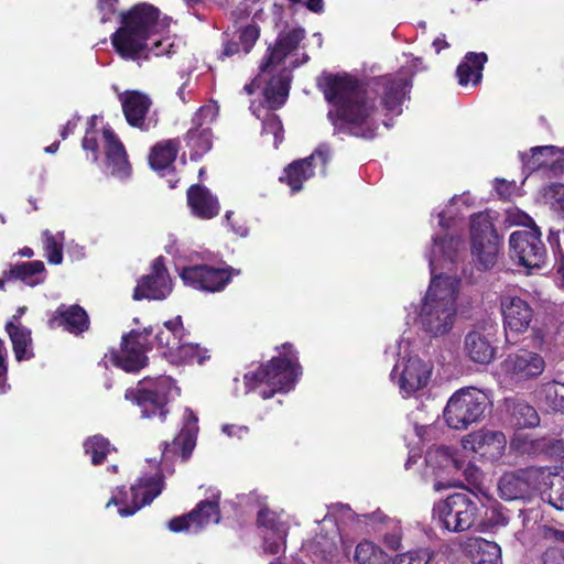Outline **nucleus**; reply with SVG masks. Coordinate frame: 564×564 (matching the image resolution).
<instances>
[{"mask_svg":"<svg viewBox=\"0 0 564 564\" xmlns=\"http://www.w3.org/2000/svg\"><path fill=\"white\" fill-rule=\"evenodd\" d=\"M317 86L325 99L335 107L327 117L336 133L372 139L376 127L371 116L376 106L370 93L381 99L388 111L399 115L411 82L401 75H383L370 79L365 88L360 80L349 75L324 74L318 77Z\"/></svg>","mask_w":564,"mask_h":564,"instance_id":"1","label":"nucleus"},{"mask_svg":"<svg viewBox=\"0 0 564 564\" xmlns=\"http://www.w3.org/2000/svg\"><path fill=\"white\" fill-rule=\"evenodd\" d=\"M462 246L463 240L458 237L433 238V246L427 256L432 279L421 301L416 319L420 328L431 337L444 336L454 326L457 315L458 280L443 273L437 275L436 271L446 269L452 272Z\"/></svg>","mask_w":564,"mask_h":564,"instance_id":"2","label":"nucleus"},{"mask_svg":"<svg viewBox=\"0 0 564 564\" xmlns=\"http://www.w3.org/2000/svg\"><path fill=\"white\" fill-rule=\"evenodd\" d=\"M121 23L111 36L112 45L121 57L137 59L149 48L148 41L169 28L170 19H160L154 6L140 3L121 13Z\"/></svg>","mask_w":564,"mask_h":564,"instance_id":"3","label":"nucleus"},{"mask_svg":"<svg viewBox=\"0 0 564 564\" xmlns=\"http://www.w3.org/2000/svg\"><path fill=\"white\" fill-rule=\"evenodd\" d=\"M480 516L479 499L474 492H456L437 502L434 519L451 532L471 529Z\"/></svg>","mask_w":564,"mask_h":564,"instance_id":"4","label":"nucleus"},{"mask_svg":"<svg viewBox=\"0 0 564 564\" xmlns=\"http://www.w3.org/2000/svg\"><path fill=\"white\" fill-rule=\"evenodd\" d=\"M489 408L485 392L474 387L462 388L447 401L444 419L455 430H466L473 423L481 421Z\"/></svg>","mask_w":564,"mask_h":564,"instance_id":"5","label":"nucleus"},{"mask_svg":"<svg viewBox=\"0 0 564 564\" xmlns=\"http://www.w3.org/2000/svg\"><path fill=\"white\" fill-rule=\"evenodd\" d=\"M529 228L514 231L510 235V257L516 260L519 265L527 269V273L531 274L535 270L542 269L547 259V250L541 240V230L529 217Z\"/></svg>","mask_w":564,"mask_h":564,"instance_id":"6","label":"nucleus"},{"mask_svg":"<svg viewBox=\"0 0 564 564\" xmlns=\"http://www.w3.org/2000/svg\"><path fill=\"white\" fill-rule=\"evenodd\" d=\"M300 366L289 358L273 357L258 371L245 375L246 384L264 382L268 388L261 391L263 399L272 398L276 392L292 389L300 375Z\"/></svg>","mask_w":564,"mask_h":564,"instance_id":"7","label":"nucleus"},{"mask_svg":"<svg viewBox=\"0 0 564 564\" xmlns=\"http://www.w3.org/2000/svg\"><path fill=\"white\" fill-rule=\"evenodd\" d=\"M549 476V467L528 466L507 471L498 481L500 497L505 500H530Z\"/></svg>","mask_w":564,"mask_h":564,"instance_id":"8","label":"nucleus"},{"mask_svg":"<svg viewBox=\"0 0 564 564\" xmlns=\"http://www.w3.org/2000/svg\"><path fill=\"white\" fill-rule=\"evenodd\" d=\"M471 254L481 271L491 269L499 253L500 239L489 217L475 214L470 221Z\"/></svg>","mask_w":564,"mask_h":564,"instance_id":"9","label":"nucleus"},{"mask_svg":"<svg viewBox=\"0 0 564 564\" xmlns=\"http://www.w3.org/2000/svg\"><path fill=\"white\" fill-rule=\"evenodd\" d=\"M240 270L232 267L216 268L208 264L184 267L180 276L185 285L203 292H221Z\"/></svg>","mask_w":564,"mask_h":564,"instance_id":"10","label":"nucleus"},{"mask_svg":"<svg viewBox=\"0 0 564 564\" xmlns=\"http://www.w3.org/2000/svg\"><path fill=\"white\" fill-rule=\"evenodd\" d=\"M500 310L506 340L516 344L519 336L529 330L534 318V310L527 300L510 295L501 297Z\"/></svg>","mask_w":564,"mask_h":564,"instance_id":"11","label":"nucleus"},{"mask_svg":"<svg viewBox=\"0 0 564 564\" xmlns=\"http://www.w3.org/2000/svg\"><path fill=\"white\" fill-rule=\"evenodd\" d=\"M544 358L532 350L519 349L507 355L501 369L507 378L514 383H523L539 378L545 370Z\"/></svg>","mask_w":564,"mask_h":564,"instance_id":"12","label":"nucleus"},{"mask_svg":"<svg viewBox=\"0 0 564 564\" xmlns=\"http://www.w3.org/2000/svg\"><path fill=\"white\" fill-rule=\"evenodd\" d=\"M172 292V281L163 257H158L151 265V273L143 275L133 291V300L143 299L161 301Z\"/></svg>","mask_w":564,"mask_h":564,"instance_id":"13","label":"nucleus"},{"mask_svg":"<svg viewBox=\"0 0 564 564\" xmlns=\"http://www.w3.org/2000/svg\"><path fill=\"white\" fill-rule=\"evenodd\" d=\"M510 448L517 456L527 459H549L562 455L564 443L562 440L550 436L517 435L511 440Z\"/></svg>","mask_w":564,"mask_h":564,"instance_id":"14","label":"nucleus"},{"mask_svg":"<svg viewBox=\"0 0 564 564\" xmlns=\"http://www.w3.org/2000/svg\"><path fill=\"white\" fill-rule=\"evenodd\" d=\"M319 161L322 172H325L329 160V149L326 145H319L310 156L294 161L284 169V175L280 181L286 182L292 192L302 189L303 182L314 175V162Z\"/></svg>","mask_w":564,"mask_h":564,"instance_id":"15","label":"nucleus"},{"mask_svg":"<svg viewBox=\"0 0 564 564\" xmlns=\"http://www.w3.org/2000/svg\"><path fill=\"white\" fill-rule=\"evenodd\" d=\"M463 447L489 460L499 459L506 448L507 438L501 431L479 430L463 437Z\"/></svg>","mask_w":564,"mask_h":564,"instance_id":"16","label":"nucleus"},{"mask_svg":"<svg viewBox=\"0 0 564 564\" xmlns=\"http://www.w3.org/2000/svg\"><path fill=\"white\" fill-rule=\"evenodd\" d=\"M400 365H397L391 377L394 379L399 376L398 384L406 394H411L422 389L427 384L431 376V367L419 357H410L403 365L402 370L399 372Z\"/></svg>","mask_w":564,"mask_h":564,"instance_id":"17","label":"nucleus"},{"mask_svg":"<svg viewBox=\"0 0 564 564\" xmlns=\"http://www.w3.org/2000/svg\"><path fill=\"white\" fill-rule=\"evenodd\" d=\"M220 520L217 501L204 500L189 513L173 518L169 522V529L174 532L188 531L194 529L197 532L202 527Z\"/></svg>","mask_w":564,"mask_h":564,"instance_id":"18","label":"nucleus"},{"mask_svg":"<svg viewBox=\"0 0 564 564\" xmlns=\"http://www.w3.org/2000/svg\"><path fill=\"white\" fill-rule=\"evenodd\" d=\"M492 333L484 327L468 332L464 339V351L475 364L489 365L496 356V347L492 343Z\"/></svg>","mask_w":564,"mask_h":564,"instance_id":"19","label":"nucleus"},{"mask_svg":"<svg viewBox=\"0 0 564 564\" xmlns=\"http://www.w3.org/2000/svg\"><path fill=\"white\" fill-rule=\"evenodd\" d=\"M163 489V477L155 475L152 477L141 478L138 484L131 486L132 502L131 507L120 508L121 517L134 514L143 506L150 505Z\"/></svg>","mask_w":564,"mask_h":564,"instance_id":"20","label":"nucleus"},{"mask_svg":"<svg viewBox=\"0 0 564 564\" xmlns=\"http://www.w3.org/2000/svg\"><path fill=\"white\" fill-rule=\"evenodd\" d=\"M104 139L106 143L107 166L110 169L111 174L119 178L128 177L131 166L123 144L111 129H104Z\"/></svg>","mask_w":564,"mask_h":564,"instance_id":"21","label":"nucleus"},{"mask_svg":"<svg viewBox=\"0 0 564 564\" xmlns=\"http://www.w3.org/2000/svg\"><path fill=\"white\" fill-rule=\"evenodd\" d=\"M138 333L131 332L122 337L121 352L116 357V364L128 372L139 371L145 366L147 356L141 343L137 339Z\"/></svg>","mask_w":564,"mask_h":564,"instance_id":"22","label":"nucleus"},{"mask_svg":"<svg viewBox=\"0 0 564 564\" xmlns=\"http://www.w3.org/2000/svg\"><path fill=\"white\" fill-rule=\"evenodd\" d=\"M208 109L200 108L193 118L194 128L186 134L187 147L191 149V159L196 160L207 153L213 145V133L210 127H204L202 118Z\"/></svg>","mask_w":564,"mask_h":564,"instance_id":"23","label":"nucleus"},{"mask_svg":"<svg viewBox=\"0 0 564 564\" xmlns=\"http://www.w3.org/2000/svg\"><path fill=\"white\" fill-rule=\"evenodd\" d=\"M534 398L546 413L564 414V381L551 380L539 384Z\"/></svg>","mask_w":564,"mask_h":564,"instance_id":"24","label":"nucleus"},{"mask_svg":"<svg viewBox=\"0 0 564 564\" xmlns=\"http://www.w3.org/2000/svg\"><path fill=\"white\" fill-rule=\"evenodd\" d=\"M187 202L193 214L203 219H210L218 215L219 204L205 186L195 184L187 191Z\"/></svg>","mask_w":564,"mask_h":564,"instance_id":"25","label":"nucleus"},{"mask_svg":"<svg viewBox=\"0 0 564 564\" xmlns=\"http://www.w3.org/2000/svg\"><path fill=\"white\" fill-rule=\"evenodd\" d=\"M151 99L139 91L127 93L122 98V109L128 123L145 129V116L150 109Z\"/></svg>","mask_w":564,"mask_h":564,"instance_id":"26","label":"nucleus"},{"mask_svg":"<svg viewBox=\"0 0 564 564\" xmlns=\"http://www.w3.org/2000/svg\"><path fill=\"white\" fill-rule=\"evenodd\" d=\"M531 155L520 153L523 170L529 174L540 169L553 170L560 163V150L553 145L533 147Z\"/></svg>","mask_w":564,"mask_h":564,"instance_id":"27","label":"nucleus"},{"mask_svg":"<svg viewBox=\"0 0 564 564\" xmlns=\"http://www.w3.org/2000/svg\"><path fill=\"white\" fill-rule=\"evenodd\" d=\"M54 321L73 334H82L89 328L88 314L77 304L61 305L55 312Z\"/></svg>","mask_w":564,"mask_h":564,"instance_id":"28","label":"nucleus"},{"mask_svg":"<svg viewBox=\"0 0 564 564\" xmlns=\"http://www.w3.org/2000/svg\"><path fill=\"white\" fill-rule=\"evenodd\" d=\"M487 59L488 57L485 53H467L456 69L459 85L466 86L469 82L474 85L479 84Z\"/></svg>","mask_w":564,"mask_h":564,"instance_id":"29","label":"nucleus"},{"mask_svg":"<svg viewBox=\"0 0 564 564\" xmlns=\"http://www.w3.org/2000/svg\"><path fill=\"white\" fill-rule=\"evenodd\" d=\"M426 462L434 468L455 474L464 467V459L459 457L456 449L448 446H438L426 453Z\"/></svg>","mask_w":564,"mask_h":564,"instance_id":"30","label":"nucleus"},{"mask_svg":"<svg viewBox=\"0 0 564 564\" xmlns=\"http://www.w3.org/2000/svg\"><path fill=\"white\" fill-rule=\"evenodd\" d=\"M163 326L164 328H161L155 335L158 345L166 347L170 350L177 349L180 350V354H182V351L186 349V345L182 344L184 328L181 316L166 321Z\"/></svg>","mask_w":564,"mask_h":564,"instance_id":"31","label":"nucleus"},{"mask_svg":"<svg viewBox=\"0 0 564 564\" xmlns=\"http://www.w3.org/2000/svg\"><path fill=\"white\" fill-rule=\"evenodd\" d=\"M178 144L176 139L156 143L149 155L151 167L155 171H165L171 167L176 159Z\"/></svg>","mask_w":564,"mask_h":564,"instance_id":"32","label":"nucleus"},{"mask_svg":"<svg viewBox=\"0 0 564 564\" xmlns=\"http://www.w3.org/2000/svg\"><path fill=\"white\" fill-rule=\"evenodd\" d=\"M469 553L476 564H502L501 547L496 542L476 539L469 544Z\"/></svg>","mask_w":564,"mask_h":564,"instance_id":"33","label":"nucleus"},{"mask_svg":"<svg viewBox=\"0 0 564 564\" xmlns=\"http://www.w3.org/2000/svg\"><path fill=\"white\" fill-rule=\"evenodd\" d=\"M44 272V263L35 260L12 265L8 275L10 279L21 280L29 286H35L44 281V278L41 276Z\"/></svg>","mask_w":564,"mask_h":564,"instance_id":"34","label":"nucleus"},{"mask_svg":"<svg viewBox=\"0 0 564 564\" xmlns=\"http://www.w3.org/2000/svg\"><path fill=\"white\" fill-rule=\"evenodd\" d=\"M196 435L195 431L189 427H183L177 436L174 437L171 444L165 443L162 453L163 459H169L170 455L174 456L178 451L183 460H187L195 447Z\"/></svg>","mask_w":564,"mask_h":564,"instance_id":"35","label":"nucleus"},{"mask_svg":"<svg viewBox=\"0 0 564 564\" xmlns=\"http://www.w3.org/2000/svg\"><path fill=\"white\" fill-rule=\"evenodd\" d=\"M543 486L546 488L540 490L542 499L556 510L564 511V476L550 471L546 482L542 484Z\"/></svg>","mask_w":564,"mask_h":564,"instance_id":"36","label":"nucleus"},{"mask_svg":"<svg viewBox=\"0 0 564 564\" xmlns=\"http://www.w3.org/2000/svg\"><path fill=\"white\" fill-rule=\"evenodd\" d=\"M6 330L12 341L15 358L20 361L29 359L31 356L26 352V347L31 343V332L13 321L6 324Z\"/></svg>","mask_w":564,"mask_h":564,"instance_id":"37","label":"nucleus"},{"mask_svg":"<svg viewBox=\"0 0 564 564\" xmlns=\"http://www.w3.org/2000/svg\"><path fill=\"white\" fill-rule=\"evenodd\" d=\"M510 411L514 424L520 429H534L540 425L536 409L524 401L513 402Z\"/></svg>","mask_w":564,"mask_h":564,"instance_id":"38","label":"nucleus"},{"mask_svg":"<svg viewBox=\"0 0 564 564\" xmlns=\"http://www.w3.org/2000/svg\"><path fill=\"white\" fill-rule=\"evenodd\" d=\"M147 381L140 382V388L138 390L151 394V397L156 399L159 404H166L169 402L170 393L173 390V381L169 377H159L154 381H151L149 386H147Z\"/></svg>","mask_w":564,"mask_h":564,"instance_id":"39","label":"nucleus"},{"mask_svg":"<svg viewBox=\"0 0 564 564\" xmlns=\"http://www.w3.org/2000/svg\"><path fill=\"white\" fill-rule=\"evenodd\" d=\"M290 90V78L288 75H279L268 83L264 95L269 102L280 106L284 104Z\"/></svg>","mask_w":564,"mask_h":564,"instance_id":"40","label":"nucleus"},{"mask_svg":"<svg viewBox=\"0 0 564 564\" xmlns=\"http://www.w3.org/2000/svg\"><path fill=\"white\" fill-rule=\"evenodd\" d=\"M85 453L91 456L93 465H100L106 459L108 453L115 447H111L110 442L101 435H94L84 443Z\"/></svg>","mask_w":564,"mask_h":564,"instance_id":"41","label":"nucleus"},{"mask_svg":"<svg viewBox=\"0 0 564 564\" xmlns=\"http://www.w3.org/2000/svg\"><path fill=\"white\" fill-rule=\"evenodd\" d=\"M134 399L141 408L142 417L150 419L159 415L162 421L165 420L167 414L166 404H159L155 398L140 390H137Z\"/></svg>","mask_w":564,"mask_h":564,"instance_id":"42","label":"nucleus"},{"mask_svg":"<svg viewBox=\"0 0 564 564\" xmlns=\"http://www.w3.org/2000/svg\"><path fill=\"white\" fill-rule=\"evenodd\" d=\"M387 553L371 542L365 541L356 546L355 562L357 564H380Z\"/></svg>","mask_w":564,"mask_h":564,"instance_id":"43","label":"nucleus"},{"mask_svg":"<svg viewBox=\"0 0 564 564\" xmlns=\"http://www.w3.org/2000/svg\"><path fill=\"white\" fill-rule=\"evenodd\" d=\"M545 198L552 210L564 218V184H552L545 192Z\"/></svg>","mask_w":564,"mask_h":564,"instance_id":"44","label":"nucleus"},{"mask_svg":"<svg viewBox=\"0 0 564 564\" xmlns=\"http://www.w3.org/2000/svg\"><path fill=\"white\" fill-rule=\"evenodd\" d=\"M304 29L297 28L289 32L280 33L275 43L285 51H288L289 53H292L297 48L299 44L304 39Z\"/></svg>","mask_w":564,"mask_h":564,"instance_id":"45","label":"nucleus"},{"mask_svg":"<svg viewBox=\"0 0 564 564\" xmlns=\"http://www.w3.org/2000/svg\"><path fill=\"white\" fill-rule=\"evenodd\" d=\"M290 53L279 46L276 43L273 46H269L263 62L260 65V72H270L272 67L281 64Z\"/></svg>","mask_w":564,"mask_h":564,"instance_id":"46","label":"nucleus"},{"mask_svg":"<svg viewBox=\"0 0 564 564\" xmlns=\"http://www.w3.org/2000/svg\"><path fill=\"white\" fill-rule=\"evenodd\" d=\"M290 53L279 46L276 43L273 46H269L263 62L260 65V72H270L272 67L281 64Z\"/></svg>","mask_w":564,"mask_h":564,"instance_id":"47","label":"nucleus"},{"mask_svg":"<svg viewBox=\"0 0 564 564\" xmlns=\"http://www.w3.org/2000/svg\"><path fill=\"white\" fill-rule=\"evenodd\" d=\"M45 235V251L48 262L53 264H59L63 261V248L59 245L53 235H51L47 230L44 232Z\"/></svg>","mask_w":564,"mask_h":564,"instance_id":"48","label":"nucleus"},{"mask_svg":"<svg viewBox=\"0 0 564 564\" xmlns=\"http://www.w3.org/2000/svg\"><path fill=\"white\" fill-rule=\"evenodd\" d=\"M259 35L260 29L256 24H249L241 30L239 40L243 45V51L246 54H248L251 51L252 46L259 39Z\"/></svg>","mask_w":564,"mask_h":564,"instance_id":"49","label":"nucleus"},{"mask_svg":"<svg viewBox=\"0 0 564 564\" xmlns=\"http://www.w3.org/2000/svg\"><path fill=\"white\" fill-rule=\"evenodd\" d=\"M541 564H564V549L550 546L541 554Z\"/></svg>","mask_w":564,"mask_h":564,"instance_id":"50","label":"nucleus"},{"mask_svg":"<svg viewBox=\"0 0 564 564\" xmlns=\"http://www.w3.org/2000/svg\"><path fill=\"white\" fill-rule=\"evenodd\" d=\"M539 533L544 540L564 543V530H560L551 525L543 524L540 525Z\"/></svg>","mask_w":564,"mask_h":564,"instance_id":"51","label":"nucleus"},{"mask_svg":"<svg viewBox=\"0 0 564 564\" xmlns=\"http://www.w3.org/2000/svg\"><path fill=\"white\" fill-rule=\"evenodd\" d=\"M430 558V552L427 550H421L415 553L409 552L403 554L400 558V563L408 561L406 564H427Z\"/></svg>","mask_w":564,"mask_h":564,"instance_id":"52","label":"nucleus"},{"mask_svg":"<svg viewBox=\"0 0 564 564\" xmlns=\"http://www.w3.org/2000/svg\"><path fill=\"white\" fill-rule=\"evenodd\" d=\"M7 356L8 351L6 345L3 340L0 339V392H6L4 382L8 372Z\"/></svg>","mask_w":564,"mask_h":564,"instance_id":"53","label":"nucleus"},{"mask_svg":"<svg viewBox=\"0 0 564 564\" xmlns=\"http://www.w3.org/2000/svg\"><path fill=\"white\" fill-rule=\"evenodd\" d=\"M184 357L196 359L197 364L202 365L209 356L198 345H186V349L181 354Z\"/></svg>","mask_w":564,"mask_h":564,"instance_id":"54","label":"nucleus"},{"mask_svg":"<svg viewBox=\"0 0 564 564\" xmlns=\"http://www.w3.org/2000/svg\"><path fill=\"white\" fill-rule=\"evenodd\" d=\"M318 545H323V549L321 550L323 560H328L335 555L337 550L336 545L333 542H329L325 536L317 538L315 546Z\"/></svg>","mask_w":564,"mask_h":564,"instance_id":"55","label":"nucleus"},{"mask_svg":"<svg viewBox=\"0 0 564 564\" xmlns=\"http://www.w3.org/2000/svg\"><path fill=\"white\" fill-rule=\"evenodd\" d=\"M258 523L262 527L274 529L275 519L274 513L267 508H262L258 512Z\"/></svg>","mask_w":564,"mask_h":564,"instance_id":"56","label":"nucleus"},{"mask_svg":"<svg viewBox=\"0 0 564 564\" xmlns=\"http://www.w3.org/2000/svg\"><path fill=\"white\" fill-rule=\"evenodd\" d=\"M463 475L465 476V479L470 482V484H474V482H477L478 479H479V469L473 465L471 463H466L464 460V467L460 468Z\"/></svg>","mask_w":564,"mask_h":564,"instance_id":"57","label":"nucleus"},{"mask_svg":"<svg viewBox=\"0 0 564 564\" xmlns=\"http://www.w3.org/2000/svg\"><path fill=\"white\" fill-rule=\"evenodd\" d=\"M223 432L228 436H237L238 438L243 437L248 434V427L243 425L225 424L223 425Z\"/></svg>","mask_w":564,"mask_h":564,"instance_id":"58","label":"nucleus"},{"mask_svg":"<svg viewBox=\"0 0 564 564\" xmlns=\"http://www.w3.org/2000/svg\"><path fill=\"white\" fill-rule=\"evenodd\" d=\"M118 2V0H99L98 7L100 11L104 12V15L101 18L102 22H107L110 19V14L115 12V6Z\"/></svg>","mask_w":564,"mask_h":564,"instance_id":"59","label":"nucleus"},{"mask_svg":"<svg viewBox=\"0 0 564 564\" xmlns=\"http://www.w3.org/2000/svg\"><path fill=\"white\" fill-rule=\"evenodd\" d=\"M232 216H234L232 212H227L226 221L228 223V225H230L232 231L236 235H238L240 237H246L248 235V228L245 225L236 224V221H234V219H232Z\"/></svg>","mask_w":564,"mask_h":564,"instance_id":"60","label":"nucleus"},{"mask_svg":"<svg viewBox=\"0 0 564 564\" xmlns=\"http://www.w3.org/2000/svg\"><path fill=\"white\" fill-rule=\"evenodd\" d=\"M384 544L387 547L393 550V551H398L401 549V536L399 533L397 532H393V533H387L384 534Z\"/></svg>","mask_w":564,"mask_h":564,"instance_id":"61","label":"nucleus"},{"mask_svg":"<svg viewBox=\"0 0 564 564\" xmlns=\"http://www.w3.org/2000/svg\"><path fill=\"white\" fill-rule=\"evenodd\" d=\"M462 485L460 480L449 479L446 481L437 480L434 484V489L436 491H441L443 489L452 488V487H459Z\"/></svg>","mask_w":564,"mask_h":564,"instance_id":"62","label":"nucleus"},{"mask_svg":"<svg viewBox=\"0 0 564 564\" xmlns=\"http://www.w3.org/2000/svg\"><path fill=\"white\" fill-rule=\"evenodd\" d=\"M83 148L85 150H90L93 152H96L98 149V142H97L96 138L85 135L83 139Z\"/></svg>","mask_w":564,"mask_h":564,"instance_id":"63","label":"nucleus"},{"mask_svg":"<svg viewBox=\"0 0 564 564\" xmlns=\"http://www.w3.org/2000/svg\"><path fill=\"white\" fill-rule=\"evenodd\" d=\"M306 8L315 13H321L324 9L323 0H307Z\"/></svg>","mask_w":564,"mask_h":564,"instance_id":"64","label":"nucleus"}]
</instances>
